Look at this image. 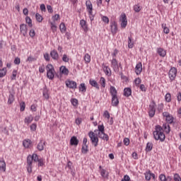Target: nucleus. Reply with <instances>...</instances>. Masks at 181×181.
Segmentation results:
<instances>
[{
    "label": "nucleus",
    "instance_id": "56",
    "mask_svg": "<svg viewBox=\"0 0 181 181\" xmlns=\"http://www.w3.org/2000/svg\"><path fill=\"white\" fill-rule=\"evenodd\" d=\"M29 35H30V37H35V35H36V33H35V30L31 29L30 30Z\"/></svg>",
    "mask_w": 181,
    "mask_h": 181
},
{
    "label": "nucleus",
    "instance_id": "30",
    "mask_svg": "<svg viewBox=\"0 0 181 181\" xmlns=\"http://www.w3.org/2000/svg\"><path fill=\"white\" fill-rule=\"evenodd\" d=\"M156 103H155V100H153L149 105V110L153 111H156Z\"/></svg>",
    "mask_w": 181,
    "mask_h": 181
},
{
    "label": "nucleus",
    "instance_id": "31",
    "mask_svg": "<svg viewBox=\"0 0 181 181\" xmlns=\"http://www.w3.org/2000/svg\"><path fill=\"white\" fill-rule=\"evenodd\" d=\"M43 97L45 98V100H47L49 98V90H47L46 88L43 89Z\"/></svg>",
    "mask_w": 181,
    "mask_h": 181
},
{
    "label": "nucleus",
    "instance_id": "43",
    "mask_svg": "<svg viewBox=\"0 0 181 181\" xmlns=\"http://www.w3.org/2000/svg\"><path fill=\"white\" fill-rule=\"evenodd\" d=\"M31 158H32L33 160H34V162H37L40 159V158H39V156L36 153H33L31 156Z\"/></svg>",
    "mask_w": 181,
    "mask_h": 181
},
{
    "label": "nucleus",
    "instance_id": "51",
    "mask_svg": "<svg viewBox=\"0 0 181 181\" xmlns=\"http://www.w3.org/2000/svg\"><path fill=\"white\" fill-rule=\"evenodd\" d=\"M37 162H38L37 166L45 165V161L43 160V158H40Z\"/></svg>",
    "mask_w": 181,
    "mask_h": 181
},
{
    "label": "nucleus",
    "instance_id": "35",
    "mask_svg": "<svg viewBox=\"0 0 181 181\" xmlns=\"http://www.w3.org/2000/svg\"><path fill=\"white\" fill-rule=\"evenodd\" d=\"M84 61L86 63H90L91 62V56H90L88 54H86L84 56Z\"/></svg>",
    "mask_w": 181,
    "mask_h": 181
},
{
    "label": "nucleus",
    "instance_id": "3",
    "mask_svg": "<svg viewBox=\"0 0 181 181\" xmlns=\"http://www.w3.org/2000/svg\"><path fill=\"white\" fill-rule=\"evenodd\" d=\"M47 70V77L49 80H53L54 78V67L52 64H49L46 66Z\"/></svg>",
    "mask_w": 181,
    "mask_h": 181
},
{
    "label": "nucleus",
    "instance_id": "53",
    "mask_svg": "<svg viewBox=\"0 0 181 181\" xmlns=\"http://www.w3.org/2000/svg\"><path fill=\"white\" fill-rule=\"evenodd\" d=\"M155 112H156V110H149L148 111L149 117H151V118H153V117L155 116Z\"/></svg>",
    "mask_w": 181,
    "mask_h": 181
},
{
    "label": "nucleus",
    "instance_id": "49",
    "mask_svg": "<svg viewBox=\"0 0 181 181\" xmlns=\"http://www.w3.org/2000/svg\"><path fill=\"white\" fill-rule=\"evenodd\" d=\"M151 172H148V173H145V178H146V180H151Z\"/></svg>",
    "mask_w": 181,
    "mask_h": 181
},
{
    "label": "nucleus",
    "instance_id": "55",
    "mask_svg": "<svg viewBox=\"0 0 181 181\" xmlns=\"http://www.w3.org/2000/svg\"><path fill=\"white\" fill-rule=\"evenodd\" d=\"M159 179L160 181H167L166 176L163 174H160L159 176Z\"/></svg>",
    "mask_w": 181,
    "mask_h": 181
},
{
    "label": "nucleus",
    "instance_id": "59",
    "mask_svg": "<svg viewBox=\"0 0 181 181\" xmlns=\"http://www.w3.org/2000/svg\"><path fill=\"white\" fill-rule=\"evenodd\" d=\"M131 180V177L128 175L124 176L123 179L121 181H129Z\"/></svg>",
    "mask_w": 181,
    "mask_h": 181
},
{
    "label": "nucleus",
    "instance_id": "37",
    "mask_svg": "<svg viewBox=\"0 0 181 181\" xmlns=\"http://www.w3.org/2000/svg\"><path fill=\"white\" fill-rule=\"evenodd\" d=\"M165 98L167 103H170V101H172V95L168 93L165 95Z\"/></svg>",
    "mask_w": 181,
    "mask_h": 181
},
{
    "label": "nucleus",
    "instance_id": "4",
    "mask_svg": "<svg viewBox=\"0 0 181 181\" xmlns=\"http://www.w3.org/2000/svg\"><path fill=\"white\" fill-rule=\"evenodd\" d=\"M89 138L93 145V146L97 147L98 146V137L95 135L94 132H90L88 133Z\"/></svg>",
    "mask_w": 181,
    "mask_h": 181
},
{
    "label": "nucleus",
    "instance_id": "47",
    "mask_svg": "<svg viewBox=\"0 0 181 181\" xmlns=\"http://www.w3.org/2000/svg\"><path fill=\"white\" fill-rule=\"evenodd\" d=\"M20 107H21L20 110L21 112L25 111V108L26 107V105H25V102H21L20 103Z\"/></svg>",
    "mask_w": 181,
    "mask_h": 181
},
{
    "label": "nucleus",
    "instance_id": "48",
    "mask_svg": "<svg viewBox=\"0 0 181 181\" xmlns=\"http://www.w3.org/2000/svg\"><path fill=\"white\" fill-rule=\"evenodd\" d=\"M102 21L103 22H104L105 23H110V19L108 18V17L103 16L102 17Z\"/></svg>",
    "mask_w": 181,
    "mask_h": 181
},
{
    "label": "nucleus",
    "instance_id": "54",
    "mask_svg": "<svg viewBox=\"0 0 181 181\" xmlns=\"http://www.w3.org/2000/svg\"><path fill=\"white\" fill-rule=\"evenodd\" d=\"M174 180L175 181H181L180 175H179V174H175L174 175Z\"/></svg>",
    "mask_w": 181,
    "mask_h": 181
},
{
    "label": "nucleus",
    "instance_id": "10",
    "mask_svg": "<svg viewBox=\"0 0 181 181\" xmlns=\"http://www.w3.org/2000/svg\"><path fill=\"white\" fill-rule=\"evenodd\" d=\"M110 28H111V32L113 35H115V33L118 32V25H117V22L115 21L111 22Z\"/></svg>",
    "mask_w": 181,
    "mask_h": 181
},
{
    "label": "nucleus",
    "instance_id": "57",
    "mask_svg": "<svg viewBox=\"0 0 181 181\" xmlns=\"http://www.w3.org/2000/svg\"><path fill=\"white\" fill-rule=\"evenodd\" d=\"M163 110V103H160L158 106V111H159V112H162Z\"/></svg>",
    "mask_w": 181,
    "mask_h": 181
},
{
    "label": "nucleus",
    "instance_id": "26",
    "mask_svg": "<svg viewBox=\"0 0 181 181\" xmlns=\"http://www.w3.org/2000/svg\"><path fill=\"white\" fill-rule=\"evenodd\" d=\"M153 148V144L151 142H148L146 146V152H151Z\"/></svg>",
    "mask_w": 181,
    "mask_h": 181
},
{
    "label": "nucleus",
    "instance_id": "63",
    "mask_svg": "<svg viewBox=\"0 0 181 181\" xmlns=\"http://www.w3.org/2000/svg\"><path fill=\"white\" fill-rule=\"evenodd\" d=\"M37 124L33 123V124H31L30 126V129L31 131H36V128H37Z\"/></svg>",
    "mask_w": 181,
    "mask_h": 181
},
{
    "label": "nucleus",
    "instance_id": "36",
    "mask_svg": "<svg viewBox=\"0 0 181 181\" xmlns=\"http://www.w3.org/2000/svg\"><path fill=\"white\" fill-rule=\"evenodd\" d=\"M51 25V30H52V32H56V30H57V26L56 25V23L54 22H51L50 23Z\"/></svg>",
    "mask_w": 181,
    "mask_h": 181
},
{
    "label": "nucleus",
    "instance_id": "5",
    "mask_svg": "<svg viewBox=\"0 0 181 181\" xmlns=\"http://www.w3.org/2000/svg\"><path fill=\"white\" fill-rule=\"evenodd\" d=\"M177 74V69L175 67H172L168 72V77L170 78V82L175 81V78H176V76Z\"/></svg>",
    "mask_w": 181,
    "mask_h": 181
},
{
    "label": "nucleus",
    "instance_id": "6",
    "mask_svg": "<svg viewBox=\"0 0 181 181\" xmlns=\"http://www.w3.org/2000/svg\"><path fill=\"white\" fill-rule=\"evenodd\" d=\"M33 163V158H32V156L29 155L27 157V170L28 173H32V165Z\"/></svg>",
    "mask_w": 181,
    "mask_h": 181
},
{
    "label": "nucleus",
    "instance_id": "8",
    "mask_svg": "<svg viewBox=\"0 0 181 181\" xmlns=\"http://www.w3.org/2000/svg\"><path fill=\"white\" fill-rule=\"evenodd\" d=\"M66 87L68 88H72L73 90H75V88H77V83L74 81L71 80H66L65 81Z\"/></svg>",
    "mask_w": 181,
    "mask_h": 181
},
{
    "label": "nucleus",
    "instance_id": "41",
    "mask_svg": "<svg viewBox=\"0 0 181 181\" xmlns=\"http://www.w3.org/2000/svg\"><path fill=\"white\" fill-rule=\"evenodd\" d=\"M71 103L74 107H77L78 105V100L76 98L71 99Z\"/></svg>",
    "mask_w": 181,
    "mask_h": 181
},
{
    "label": "nucleus",
    "instance_id": "29",
    "mask_svg": "<svg viewBox=\"0 0 181 181\" xmlns=\"http://www.w3.org/2000/svg\"><path fill=\"white\" fill-rule=\"evenodd\" d=\"M79 91L82 93H86L87 91V88L86 87V83H81L79 86Z\"/></svg>",
    "mask_w": 181,
    "mask_h": 181
},
{
    "label": "nucleus",
    "instance_id": "62",
    "mask_svg": "<svg viewBox=\"0 0 181 181\" xmlns=\"http://www.w3.org/2000/svg\"><path fill=\"white\" fill-rule=\"evenodd\" d=\"M105 173H107V171L104 169H102L100 172L101 176L103 177H107V175H105Z\"/></svg>",
    "mask_w": 181,
    "mask_h": 181
},
{
    "label": "nucleus",
    "instance_id": "40",
    "mask_svg": "<svg viewBox=\"0 0 181 181\" xmlns=\"http://www.w3.org/2000/svg\"><path fill=\"white\" fill-rule=\"evenodd\" d=\"M25 22L28 24V26L30 28H32V26H33V25L32 24V19H30L29 16H27L25 18Z\"/></svg>",
    "mask_w": 181,
    "mask_h": 181
},
{
    "label": "nucleus",
    "instance_id": "34",
    "mask_svg": "<svg viewBox=\"0 0 181 181\" xmlns=\"http://www.w3.org/2000/svg\"><path fill=\"white\" fill-rule=\"evenodd\" d=\"M23 145L24 148H28L30 145V139L24 140L23 141Z\"/></svg>",
    "mask_w": 181,
    "mask_h": 181
},
{
    "label": "nucleus",
    "instance_id": "18",
    "mask_svg": "<svg viewBox=\"0 0 181 181\" xmlns=\"http://www.w3.org/2000/svg\"><path fill=\"white\" fill-rule=\"evenodd\" d=\"M86 5L87 9H88L89 15H91L93 13V4H91V1H87Z\"/></svg>",
    "mask_w": 181,
    "mask_h": 181
},
{
    "label": "nucleus",
    "instance_id": "32",
    "mask_svg": "<svg viewBox=\"0 0 181 181\" xmlns=\"http://www.w3.org/2000/svg\"><path fill=\"white\" fill-rule=\"evenodd\" d=\"M32 121H33V117L32 115H30L25 118L24 122L25 124H30V122H32Z\"/></svg>",
    "mask_w": 181,
    "mask_h": 181
},
{
    "label": "nucleus",
    "instance_id": "64",
    "mask_svg": "<svg viewBox=\"0 0 181 181\" xmlns=\"http://www.w3.org/2000/svg\"><path fill=\"white\" fill-rule=\"evenodd\" d=\"M14 64H21V58L16 57L14 59Z\"/></svg>",
    "mask_w": 181,
    "mask_h": 181
},
{
    "label": "nucleus",
    "instance_id": "15",
    "mask_svg": "<svg viewBox=\"0 0 181 181\" xmlns=\"http://www.w3.org/2000/svg\"><path fill=\"white\" fill-rule=\"evenodd\" d=\"M98 136L99 138H100L101 139H103V141H108L110 139V137L107 136V134H105V132H98Z\"/></svg>",
    "mask_w": 181,
    "mask_h": 181
},
{
    "label": "nucleus",
    "instance_id": "1",
    "mask_svg": "<svg viewBox=\"0 0 181 181\" xmlns=\"http://www.w3.org/2000/svg\"><path fill=\"white\" fill-rule=\"evenodd\" d=\"M163 131L165 132V134H169L170 132V126H169V124L165 123L163 124V127L160 125L156 126V131L153 132V137L156 141L165 142L166 136H165Z\"/></svg>",
    "mask_w": 181,
    "mask_h": 181
},
{
    "label": "nucleus",
    "instance_id": "38",
    "mask_svg": "<svg viewBox=\"0 0 181 181\" xmlns=\"http://www.w3.org/2000/svg\"><path fill=\"white\" fill-rule=\"evenodd\" d=\"M173 116L170 115L168 117H166L165 120L168 122V124H173Z\"/></svg>",
    "mask_w": 181,
    "mask_h": 181
},
{
    "label": "nucleus",
    "instance_id": "60",
    "mask_svg": "<svg viewBox=\"0 0 181 181\" xmlns=\"http://www.w3.org/2000/svg\"><path fill=\"white\" fill-rule=\"evenodd\" d=\"M123 142L126 146H128V145H129V139L124 138Z\"/></svg>",
    "mask_w": 181,
    "mask_h": 181
},
{
    "label": "nucleus",
    "instance_id": "11",
    "mask_svg": "<svg viewBox=\"0 0 181 181\" xmlns=\"http://www.w3.org/2000/svg\"><path fill=\"white\" fill-rule=\"evenodd\" d=\"M20 30L23 35L26 36L28 35V26L25 24L20 25Z\"/></svg>",
    "mask_w": 181,
    "mask_h": 181
},
{
    "label": "nucleus",
    "instance_id": "25",
    "mask_svg": "<svg viewBox=\"0 0 181 181\" xmlns=\"http://www.w3.org/2000/svg\"><path fill=\"white\" fill-rule=\"evenodd\" d=\"M128 47L129 49H132L134 47V40H132V37H128Z\"/></svg>",
    "mask_w": 181,
    "mask_h": 181
},
{
    "label": "nucleus",
    "instance_id": "39",
    "mask_svg": "<svg viewBox=\"0 0 181 181\" xmlns=\"http://www.w3.org/2000/svg\"><path fill=\"white\" fill-rule=\"evenodd\" d=\"M6 75V68L0 69V78L4 77Z\"/></svg>",
    "mask_w": 181,
    "mask_h": 181
},
{
    "label": "nucleus",
    "instance_id": "22",
    "mask_svg": "<svg viewBox=\"0 0 181 181\" xmlns=\"http://www.w3.org/2000/svg\"><path fill=\"white\" fill-rule=\"evenodd\" d=\"M0 170L1 172H5V170H6V164L4 160H0Z\"/></svg>",
    "mask_w": 181,
    "mask_h": 181
},
{
    "label": "nucleus",
    "instance_id": "20",
    "mask_svg": "<svg viewBox=\"0 0 181 181\" xmlns=\"http://www.w3.org/2000/svg\"><path fill=\"white\" fill-rule=\"evenodd\" d=\"M70 144L71 145H74L75 146H77V145H78V139H77V137L76 136H74L71 138Z\"/></svg>",
    "mask_w": 181,
    "mask_h": 181
},
{
    "label": "nucleus",
    "instance_id": "42",
    "mask_svg": "<svg viewBox=\"0 0 181 181\" xmlns=\"http://www.w3.org/2000/svg\"><path fill=\"white\" fill-rule=\"evenodd\" d=\"M35 18H36V21H37L39 23L42 22V21H43V17H42L40 16V14H39V13H37L35 14Z\"/></svg>",
    "mask_w": 181,
    "mask_h": 181
},
{
    "label": "nucleus",
    "instance_id": "9",
    "mask_svg": "<svg viewBox=\"0 0 181 181\" xmlns=\"http://www.w3.org/2000/svg\"><path fill=\"white\" fill-rule=\"evenodd\" d=\"M120 21L122 22V28H127V25H128V21H127V15H125V13L121 15Z\"/></svg>",
    "mask_w": 181,
    "mask_h": 181
},
{
    "label": "nucleus",
    "instance_id": "33",
    "mask_svg": "<svg viewBox=\"0 0 181 181\" xmlns=\"http://www.w3.org/2000/svg\"><path fill=\"white\" fill-rule=\"evenodd\" d=\"M133 8L135 12L138 13V12H141V10L142 9V6H139V4H136L134 6Z\"/></svg>",
    "mask_w": 181,
    "mask_h": 181
},
{
    "label": "nucleus",
    "instance_id": "46",
    "mask_svg": "<svg viewBox=\"0 0 181 181\" xmlns=\"http://www.w3.org/2000/svg\"><path fill=\"white\" fill-rule=\"evenodd\" d=\"M100 83L102 87H103V88H105V78L101 77L100 80Z\"/></svg>",
    "mask_w": 181,
    "mask_h": 181
},
{
    "label": "nucleus",
    "instance_id": "27",
    "mask_svg": "<svg viewBox=\"0 0 181 181\" xmlns=\"http://www.w3.org/2000/svg\"><path fill=\"white\" fill-rule=\"evenodd\" d=\"M59 29L62 33H65L66 30H67V28H66V24H64V23H62L59 25Z\"/></svg>",
    "mask_w": 181,
    "mask_h": 181
},
{
    "label": "nucleus",
    "instance_id": "2",
    "mask_svg": "<svg viewBox=\"0 0 181 181\" xmlns=\"http://www.w3.org/2000/svg\"><path fill=\"white\" fill-rule=\"evenodd\" d=\"M117 91L115 87L110 86V95L112 96V107H118L119 104V100H118V96L117 95Z\"/></svg>",
    "mask_w": 181,
    "mask_h": 181
},
{
    "label": "nucleus",
    "instance_id": "58",
    "mask_svg": "<svg viewBox=\"0 0 181 181\" xmlns=\"http://www.w3.org/2000/svg\"><path fill=\"white\" fill-rule=\"evenodd\" d=\"M47 9L49 13H53V7H52V6L47 5Z\"/></svg>",
    "mask_w": 181,
    "mask_h": 181
},
{
    "label": "nucleus",
    "instance_id": "7",
    "mask_svg": "<svg viewBox=\"0 0 181 181\" xmlns=\"http://www.w3.org/2000/svg\"><path fill=\"white\" fill-rule=\"evenodd\" d=\"M111 67H112L115 73H118L119 71V66H118V61L115 58H112L111 61Z\"/></svg>",
    "mask_w": 181,
    "mask_h": 181
},
{
    "label": "nucleus",
    "instance_id": "14",
    "mask_svg": "<svg viewBox=\"0 0 181 181\" xmlns=\"http://www.w3.org/2000/svg\"><path fill=\"white\" fill-rule=\"evenodd\" d=\"M46 146V142L43 141V140H40L38 144L37 145V149H38L40 152L45 149V146Z\"/></svg>",
    "mask_w": 181,
    "mask_h": 181
},
{
    "label": "nucleus",
    "instance_id": "16",
    "mask_svg": "<svg viewBox=\"0 0 181 181\" xmlns=\"http://www.w3.org/2000/svg\"><path fill=\"white\" fill-rule=\"evenodd\" d=\"M50 56L53 60H59V53H57V51L54 49L51 51Z\"/></svg>",
    "mask_w": 181,
    "mask_h": 181
},
{
    "label": "nucleus",
    "instance_id": "44",
    "mask_svg": "<svg viewBox=\"0 0 181 181\" xmlns=\"http://www.w3.org/2000/svg\"><path fill=\"white\" fill-rule=\"evenodd\" d=\"M81 151H82V153H87V152H88V146L83 145Z\"/></svg>",
    "mask_w": 181,
    "mask_h": 181
},
{
    "label": "nucleus",
    "instance_id": "19",
    "mask_svg": "<svg viewBox=\"0 0 181 181\" xmlns=\"http://www.w3.org/2000/svg\"><path fill=\"white\" fill-rule=\"evenodd\" d=\"M157 53H158L159 56L161 57H165V56H166V50H165L163 48H158Z\"/></svg>",
    "mask_w": 181,
    "mask_h": 181
},
{
    "label": "nucleus",
    "instance_id": "12",
    "mask_svg": "<svg viewBox=\"0 0 181 181\" xmlns=\"http://www.w3.org/2000/svg\"><path fill=\"white\" fill-rule=\"evenodd\" d=\"M80 25L81 26L82 29H83V31L87 33L88 32V25H87V22L84 20L80 21Z\"/></svg>",
    "mask_w": 181,
    "mask_h": 181
},
{
    "label": "nucleus",
    "instance_id": "23",
    "mask_svg": "<svg viewBox=\"0 0 181 181\" xmlns=\"http://www.w3.org/2000/svg\"><path fill=\"white\" fill-rule=\"evenodd\" d=\"M132 94V90L130 88H126L124 89V95L125 97H129Z\"/></svg>",
    "mask_w": 181,
    "mask_h": 181
},
{
    "label": "nucleus",
    "instance_id": "45",
    "mask_svg": "<svg viewBox=\"0 0 181 181\" xmlns=\"http://www.w3.org/2000/svg\"><path fill=\"white\" fill-rule=\"evenodd\" d=\"M98 130H95V132H97V131H98V132H104V131H105L104 124L98 125Z\"/></svg>",
    "mask_w": 181,
    "mask_h": 181
},
{
    "label": "nucleus",
    "instance_id": "13",
    "mask_svg": "<svg viewBox=\"0 0 181 181\" xmlns=\"http://www.w3.org/2000/svg\"><path fill=\"white\" fill-rule=\"evenodd\" d=\"M135 73L137 76H139L142 73V63L139 62L136 64L135 68Z\"/></svg>",
    "mask_w": 181,
    "mask_h": 181
},
{
    "label": "nucleus",
    "instance_id": "52",
    "mask_svg": "<svg viewBox=\"0 0 181 181\" xmlns=\"http://www.w3.org/2000/svg\"><path fill=\"white\" fill-rule=\"evenodd\" d=\"M59 19H60V15L59 14H55L52 16V21H54V22H56V21H59Z\"/></svg>",
    "mask_w": 181,
    "mask_h": 181
},
{
    "label": "nucleus",
    "instance_id": "24",
    "mask_svg": "<svg viewBox=\"0 0 181 181\" xmlns=\"http://www.w3.org/2000/svg\"><path fill=\"white\" fill-rule=\"evenodd\" d=\"M103 71H105L106 76H107L108 77L111 76V69H110V67L104 66Z\"/></svg>",
    "mask_w": 181,
    "mask_h": 181
},
{
    "label": "nucleus",
    "instance_id": "17",
    "mask_svg": "<svg viewBox=\"0 0 181 181\" xmlns=\"http://www.w3.org/2000/svg\"><path fill=\"white\" fill-rule=\"evenodd\" d=\"M59 71L60 73H62V74H64V76H69V69L64 66H62L60 68H59Z\"/></svg>",
    "mask_w": 181,
    "mask_h": 181
},
{
    "label": "nucleus",
    "instance_id": "28",
    "mask_svg": "<svg viewBox=\"0 0 181 181\" xmlns=\"http://www.w3.org/2000/svg\"><path fill=\"white\" fill-rule=\"evenodd\" d=\"M15 101V96L13 94L10 93L8 99V104H12Z\"/></svg>",
    "mask_w": 181,
    "mask_h": 181
},
{
    "label": "nucleus",
    "instance_id": "21",
    "mask_svg": "<svg viewBox=\"0 0 181 181\" xmlns=\"http://www.w3.org/2000/svg\"><path fill=\"white\" fill-rule=\"evenodd\" d=\"M89 84H90L92 87H95V88H97V90H100V86H98V83H97L95 80L90 79L89 81Z\"/></svg>",
    "mask_w": 181,
    "mask_h": 181
},
{
    "label": "nucleus",
    "instance_id": "61",
    "mask_svg": "<svg viewBox=\"0 0 181 181\" xmlns=\"http://www.w3.org/2000/svg\"><path fill=\"white\" fill-rule=\"evenodd\" d=\"M16 74H18V72L16 71H13L12 76H11V80H16Z\"/></svg>",
    "mask_w": 181,
    "mask_h": 181
},
{
    "label": "nucleus",
    "instance_id": "50",
    "mask_svg": "<svg viewBox=\"0 0 181 181\" xmlns=\"http://www.w3.org/2000/svg\"><path fill=\"white\" fill-rule=\"evenodd\" d=\"M62 60L65 62V63H69L70 59H69V57H67V54H64L63 57H62Z\"/></svg>",
    "mask_w": 181,
    "mask_h": 181
}]
</instances>
